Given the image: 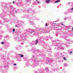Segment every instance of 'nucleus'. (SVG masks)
I'll list each match as a JSON object with an SVG mask.
<instances>
[{"label":"nucleus","instance_id":"nucleus-1","mask_svg":"<svg viewBox=\"0 0 73 73\" xmlns=\"http://www.w3.org/2000/svg\"><path fill=\"white\" fill-rule=\"evenodd\" d=\"M60 0H58L56 1L55 2V3H58V2H60Z\"/></svg>","mask_w":73,"mask_h":73},{"label":"nucleus","instance_id":"nucleus-2","mask_svg":"<svg viewBox=\"0 0 73 73\" xmlns=\"http://www.w3.org/2000/svg\"><path fill=\"white\" fill-rule=\"evenodd\" d=\"M46 3H49V2H50V0H47L46 1Z\"/></svg>","mask_w":73,"mask_h":73},{"label":"nucleus","instance_id":"nucleus-3","mask_svg":"<svg viewBox=\"0 0 73 73\" xmlns=\"http://www.w3.org/2000/svg\"><path fill=\"white\" fill-rule=\"evenodd\" d=\"M20 55L21 56V57H24V56L21 54H20Z\"/></svg>","mask_w":73,"mask_h":73},{"label":"nucleus","instance_id":"nucleus-4","mask_svg":"<svg viewBox=\"0 0 73 73\" xmlns=\"http://www.w3.org/2000/svg\"><path fill=\"white\" fill-rule=\"evenodd\" d=\"M64 60H66V58L65 57H64Z\"/></svg>","mask_w":73,"mask_h":73},{"label":"nucleus","instance_id":"nucleus-5","mask_svg":"<svg viewBox=\"0 0 73 73\" xmlns=\"http://www.w3.org/2000/svg\"><path fill=\"white\" fill-rule=\"evenodd\" d=\"M13 32H15V29H13Z\"/></svg>","mask_w":73,"mask_h":73},{"label":"nucleus","instance_id":"nucleus-6","mask_svg":"<svg viewBox=\"0 0 73 73\" xmlns=\"http://www.w3.org/2000/svg\"><path fill=\"white\" fill-rule=\"evenodd\" d=\"M38 42L37 41V40H36V45H37V42Z\"/></svg>","mask_w":73,"mask_h":73},{"label":"nucleus","instance_id":"nucleus-7","mask_svg":"<svg viewBox=\"0 0 73 73\" xmlns=\"http://www.w3.org/2000/svg\"><path fill=\"white\" fill-rule=\"evenodd\" d=\"M46 27H47V26H48V24L46 23Z\"/></svg>","mask_w":73,"mask_h":73},{"label":"nucleus","instance_id":"nucleus-8","mask_svg":"<svg viewBox=\"0 0 73 73\" xmlns=\"http://www.w3.org/2000/svg\"><path fill=\"white\" fill-rule=\"evenodd\" d=\"M1 44H4V42H1Z\"/></svg>","mask_w":73,"mask_h":73},{"label":"nucleus","instance_id":"nucleus-9","mask_svg":"<svg viewBox=\"0 0 73 73\" xmlns=\"http://www.w3.org/2000/svg\"><path fill=\"white\" fill-rule=\"evenodd\" d=\"M13 4H14V3H15V2L13 1Z\"/></svg>","mask_w":73,"mask_h":73},{"label":"nucleus","instance_id":"nucleus-10","mask_svg":"<svg viewBox=\"0 0 73 73\" xmlns=\"http://www.w3.org/2000/svg\"><path fill=\"white\" fill-rule=\"evenodd\" d=\"M70 54L72 53V52H70Z\"/></svg>","mask_w":73,"mask_h":73},{"label":"nucleus","instance_id":"nucleus-11","mask_svg":"<svg viewBox=\"0 0 73 73\" xmlns=\"http://www.w3.org/2000/svg\"><path fill=\"white\" fill-rule=\"evenodd\" d=\"M72 10H73V8H72V9H71Z\"/></svg>","mask_w":73,"mask_h":73},{"label":"nucleus","instance_id":"nucleus-12","mask_svg":"<svg viewBox=\"0 0 73 73\" xmlns=\"http://www.w3.org/2000/svg\"><path fill=\"white\" fill-rule=\"evenodd\" d=\"M14 65L16 66V64H14Z\"/></svg>","mask_w":73,"mask_h":73},{"label":"nucleus","instance_id":"nucleus-13","mask_svg":"<svg viewBox=\"0 0 73 73\" xmlns=\"http://www.w3.org/2000/svg\"><path fill=\"white\" fill-rule=\"evenodd\" d=\"M68 4H70V3H68Z\"/></svg>","mask_w":73,"mask_h":73},{"label":"nucleus","instance_id":"nucleus-14","mask_svg":"<svg viewBox=\"0 0 73 73\" xmlns=\"http://www.w3.org/2000/svg\"><path fill=\"white\" fill-rule=\"evenodd\" d=\"M38 3H39V2H38Z\"/></svg>","mask_w":73,"mask_h":73},{"label":"nucleus","instance_id":"nucleus-15","mask_svg":"<svg viewBox=\"0 0 73 73\" xmlns=\"http://www.w3.org/2000/svg\"><path fill=\"white\" fill-rule=\"evenodd\" d=\"M62 25H64V24H62Z\"/></svg>","mask_w":73,"mask_h":73}]
</instances>
